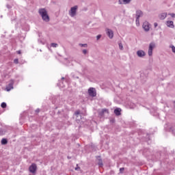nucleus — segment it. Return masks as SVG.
I'll return each instance as SVG.
<instances>
[{"mask_svg":"<svg viewBox=\"0 0 175 175\" xmlns=\"http://www.w3.org/2000/svg\"><path fill=\"white\" fill-rule=\"evenodd\" d=\"M118 46H119L120 50H124V46L122 45V43L119 42Z\"/></svg>","mask_w":175,"mask_h":175,"instance_id":"nucleus-19","label":"nucleus"},{"mask_svg":"<svg viewBox=\"0 0 175 175\" xmlns=\"http://www.w3.org/2000/svg\"><path fill=\"white\" fill-rule=\"evenodd\" d=\"M17 53H18V54H21V51H18Z\"/></svg>","mask_w":175,"mask_h":175,"instance_id":"nucleus-35","label":"nucleus"},{"mask_svg":"<svg viewBox=\"0 0 175 175\" xmlns=\"http://www.w3.org/2000/svg\"><path fill=\"white\" fill-rule=\"evenodd\" d=\"M105 31L109 39H113V38H114V32L113 31V30H111V29H106Z\"/></svg>","mask_w":175,"mask_h":175,"instance_id":"nucleus-6","label":"nucleus"},{"mask_svg":"<svg viewBox=\"0 0 175 175\" xmlns=\"http://www.w3.org/2000/svg\"><path fill=\"white\" fill-rule=\"evenodd\" d=\"M82 52H83V54H87V53H88V51H87V49H83V51H82Z\"/></svg>","mask_w":175,"mask_h":175,"instance_id":"nucleus-28","label":"nucleus"},{"mask_svg":"<svg viewBox=\"0 0 175 175\" xmlns=\"http://www.w3.org/2000/svg\"><path fill=\"white\" fill-rule=\"evenodd\" d=\"M169 16H171V17H172V18H175V14L174 13L169 14Z\"/></svg>","mask_w":175,"mask_h":175,"instance_id":"nucleus-27","label":"nucleus"},{"mask_svg":"<svg viewBox=\"0 0 175 175\" xmlns=\"http://www.w3.org/2000/svg\"><path fill=\"white\" fill-rule=\"evenodd\" d=\"M137 55L139 58H144L146 57V52L143 50H139L137 51Z\"/></svg>","mask_w":175,"mask_h":175,"instance_id":"nucleus-8","label":"nucleus"},{"mask_svg":"<svg viewBox=\"0 0 175 175\" xmlns=\"http://www.w3.org/2000/svg\"><path fill=\"white\" fill-rule=\"evenodd\" d=\"M39 14L41 16L43 21L45 23H49L50 21V16H49V14L47 13V10L44 8H40L38 10Z\"/></svg>","mask_w":175,"mask_h":175,"instance_id":"nucleus-1","label":"nucleus"},{"mask_svg":"<svg viewBox=\"0 0 175 175\" xmlns=\"http://www.w3.org/2000/svg\"><path fill=\"white\" fill-rule=\"evenodd\" d=\"M59 87H61L62 88H64V87H65V85L64 84V82H60V83H59Z\"/></svg>","mask_w":175,"mask_h":175,"instance_id":"nucleus-24","label":"nucleus"},{"mask_svg":"<svg viewBox=\"0 0 175 175\" xmlns=\"http://www.w3.org/2000/svg\"><path fill=\"white\" fill-rule=\"evenodd\" d=\"M64 79H65V78H64V77H62V80H64Z\"/></svg>","mask_w":175,"mask_h":175,"instance_id":"nucleus-36","label":"nucleus"},{"mask_svg":"<svg viewBox=\"0 0 175 175\" xmlns=\"http://www.w3.org/2000/svg\"><path fill=\"white\" fill-rule=\"evenodd\" d=\"M101 36H100V35H98V36H96L97 40H99V39H100Z\"/></svg>","mask_w":175,"mask_h":175,"instance_id":"nucleus-32","label":"nucleus"},{"mask_svg":"<svg viewBox=\"0 0 175 175\" xmlns=\"http://www.w3.org/2000/svg\"><path fill=\"white\" fill-rule=\"evenodd\" d=\"M124 170H125V168H124V167L120 168V173H122V172H124Z\"/></svg>","mask_w":175,"mask_h":175,"instance_id":"nucleus-29","label":"nucleus"},{"mask_svg":"<svg viewBox=\"0 0 175 175\" xmlns=\"http://www.w3.org/2000/svg\"><path fill=\"white\" fill-rule=\"evenodd\" d=\"M14 64H18V59H15L14 60Z\"/></svg>","mask_w":175,"mask_h":175,"instance_id":"nucleus-31","label":"nucleus"},{"mask_svg":"<svg viewBox=\"0 0 175 175\" xmlns=\"http://www.w3.org/2000/svg\"><path fill=\"white\" fill-rule=\"evenodd\" d=\"M135 23H136L137 27H139L140 25V18H136Z\"/></svg>","mask_w":175,"mask_h":175,"instance_id":"nucleus-18","label":"nucleus"},{"mask_svg":"<svg viewBox=\"0 0 175 175\" xmlns=\"http://www.w3.org/2000/svg\"><path fill=\"white\" fill-rule=\"evenodd\" d=\"M98 164L99 166H103V163L102 161V159H98Z\"/></svg>","mask_w":175,"mask_h":175,"instance_id":"nucleus-20","label":"nucleus"},{"mask_svg":"<svg viewBox=\"0 0 175 175\" xmlns=\"http://www.w3.org/2000/svg\"><path fill=\"white\" fill-rule=\"evenodd\" d=\"M1 144H3V146H5V144H8V139L3 138L1 139Z\"/></svg>","mask_w":175,"mask_h":175,"instance_id":"nucleus-16","label":"nucleus"},{"mask_svg":"<svg viewBox=\"0 0 175 175\" xmlns=\"http://www.w3.org/2000/svg\"><path fill=\"white\" fill-rule=\"evenodd\" d=\"M77 9H79L78 5H75V6L72 7L68 12L69 16L70 17L76 16V14H77Z\"/></svg>","mask_w":175,"mask_h":175,"instance_id":"nucleus-2","label":"nucleus"},{"mask_svg":"<svg viewBox=\"0 0 175 175\" xmlns=\"http://www.w3.org/2000/svg\"><path fill=\"white\" fill-rule=\"evenodd\" d=\"M150 23L145 21L143 23L142 27L146 32H148V31H150Z\"/></svg>","mask_w":175,"mask_h":175,"instance_id":"nucleus-5","label":"nucleus"},{"mask_svg":"<svg viewBox=\"0 0 175 175\" xmlns=\"http://www.w3.org/2000/svg\"><path fill=\"white\" fill-rule=\"evenodd\" d=\"M170 47L172 49V53H175V46L174 45H170Z\"/></svg>","mask_w":175,"mask_h":175,"instance_id":"nucleus-22","label":"nucleus"},{"mask_svg":"<svg viewBox=\"0 0 175 175\" xmlns=\"http://www.w3.org/2000/svg\"><path fill=\"white\" fill-rule=\"evenodd\" d=\"M154 28H157V27H158V23H154Z\"/></svg>","mask_w":175,"mask_h":175,"instance_id":"nucleus-33","label":"nucleus"},{"mask_svg":"<svg viewBox=\"0 0 175 175\" xmlns=\"http://www.w3.org/2000/svg\"><path fill=\"white\" fill-rule=\"evenodd\" d=\"M166 17H167V13H166V12L161 13V14L159 15V18L160 20H165V18H166Z\"/></svg>","mask_w":175,"mask_h":175,"instance_id":"nucleus-12","label":"nucleus"},{"mask_svg":"<svg viewBox=\"0 0 175 175\" xmlns=\"http://www.w3.org/2000/svg\"><path fill=\"white\" fill-rule=\"evenodd\" d=\"M40 111V110L39 109H38L36 110V113H39Z\"/></svg>","mask_w":175,"mask_h":175,"instance_id":"nucleus-34","label":"nucleus"},{"mask_svg":"<svg viewBox=\"0 0 175 175\" xmlns=\"http://www.w3.org/2000/svg\"><path fill=\"white\" fill-rule=\"evenodd\" d=\"M75 170L77 171L80 170V167H79V165H77V167H75Z\"/></svg>","mask_w":175,"mask_h":175,"instance_id":"nucleus-30","label":"nucleus"},{"mask_svg":"<svg viewBox=\"0 0 175 175\" xmlns=\"http://www.w3.org/2000/svg\"><path fill=\"white\" fill-rule=\"evenodd\" d=\"M144 14L142 10H138L136 11V18H140V17H143Z\"/></svg>","mask_w":175,"mask_h":175,"instance_id":"nucleus-13","label":"nucleus"},{"mask_svg":"<svg viewBox=\"0 0 175 175\" xmlns=\"http://www.w3.org/2000/svg\"><path fill=\"white\" fill-rule=\"evenodd\" d=\"M155 47V42H150L149 44L148 55L149 57H152V51H154V48Z\"/></svg>","mask_w":175,"mask_h":175,"instance_id":"nucleus-3","label":"nucleus"},{"mask_svg":"<svg viewBox=\"0 0 175 175\" xmlns=\"http://www.w3.org/2000/svg\"><path fill=\"white\" fill-rule=\"evenodd\" d=\"M36 169H38L36 164L33 163L29 167V170L30 173H32L33 174L36 173Z\"/></svg>","mask_w":175,"mask_h":175,"instance_id":"nucleus-7","label":"nucleus"},{"mask_svg":"<svg viewBox=\"0 0 175 175\" xmlns=\"http://www.w3.org/2000/svg\"><path fill=\"white\" fill-rule=\"evenodd\" d=\"M132 0H118L119 5H129Z\"/></svg>","mask_w":175,"mask_h":175,"instance_id":"nucleus-9","label":"nucleus"},{"mask_svg":"<svg viewBox=\"0 0 175 175\" xmlns=\"http://www.w3.org/2000/svg\"><path fill=\"white\" fill-rule=\"evenodd\" d=\"M0 135H5V131L2 129H0Z\"/></svg>","mask_w":175,"mask_h":175,"instance_id":"nucleus-26","label":"nucleus"},{"mask_svg":"<svg viewBox=\"0 0 175 175\" xmlns=\"http://www.w3.org/2000/svg\"><path fill=\"white\" fill-rule=\"evenodd\" d=\"M13 84H14V81L11 80L10 83L8 84V85L6 88V90L8 92L10 91L11 90H13Z\"/></svg>","mask_w":175,"mask_h":175,"instance_id":"nucleus-11","label":"nucleus"},{"mask_svg":"<svg viewBox=\"0 0 175 175\" xmlns=\"http://www.w3.org/2000/svg\"><path fill=\"white\" fill-rule=\"evenodd\" d=\"M51 47H58V44L57 43H51Z\"/></svg>","mask_w":175,"mask_h":175,"instance_id":"nucleus-21","label":"nucleus"},{"mask_svg":"<svg viewBox=\"0 0 175 175\" xmlns=\"http://www.w3.org/2000/svg\"><path fill=\"white\" fill-rule=\"evenodd\" d=\"M1 107L3 109H5L6 107V103H2L1 105Z\"/></svg>","mask_w":175,"mask_h":175,"instance_id":"nucleus-25","label":"nucleus"},{"mask_svg":"<svg viewBox=\"0 0 175 175\" xmlns=\"http://www.w3.org/2000/svg\"><path fill=\"white\" fill-rule=\"evenodd\" d=\"M77 118H79V117H80V118H81V116L80 115V111H77L75 113Z\"/></svg>","mask_w":175,"mask_h":175,"instance_id":"nucleus-17","label":"nucleus"},{"mask_svg":"<svg viewBox=\"0 0 175 175\" xmlns=\"http://www.w3.org/2000/svg\"><path fill=\"white\" fill-rule=\"evenodd\" d=\"M105 113H109V111L106 109H103L98 112L99 116H103V114H105Z\"/></svg>","mask_w":175,"mask_h":175,"instance_id":"nucleus-15","label":"nucleus"},{"mask_svg":"<svg viewBox=\"0 0 175 175\" xmlns=\"http://www.w3.org/2000/svg\"><path fill=\"white\" fill-rule=\"evenodd\" d=\"M88 92L90 96H92V98L96 96V90L94 88H90L88 90Z\"/></svg>","mask_w":175,"mask_h":175,"instance_id":"nucleus-4","label":"nucleus"},{"mask_svg":"<svg viewBox=\"0 0 175 175\" xmlns=\"http://www.w3.org/2000/svg\"><path fill=\"white\" fill-rule=\"evenodd\" d=\"M165 25L168 28H174V22L172 21H167L165 22Z\"/></svg>","mask_w":175,"mask_h":175,"instance_id":"nucleus-10","label":"nucleus"},{"mask_svg":"<svg viewBox=\"0 0 175 175\" xmlns=\"http://www.w3.org/2000/svg\"><path fill=\"white\" fill-rule=\"evenodd\" d=\"M114 113H115L116 116H121V109L120 108L115 109Z\"/></svg>","mask_w":175,"mask_h":175,"instance_id":"nucleus-14","label":"nucleus"},{"mask_svg":"<svg viewBox=\"0 0 175 175\" xmlns=\"http://www.w3.org/2000/svg\"><path fill=\"white\" fill-rule=\"evenodd\" d=\"M80 47H88L87 44H79Z\"/></svg>","mask_w":175,"mask_h":175,"instance_id":"nucleus-23","label":"nucleus"}]
</instances>
